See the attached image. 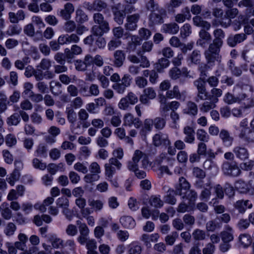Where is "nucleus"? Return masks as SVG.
Wrapping results in <instances>:
<instances>
[{
	"label": "nucleus",
	"instance_id": "f257e3e1",
	"mask_svg": "<svg viewBox=\"0 0 254 254\" xmlns=\"http://www.w3.org/2000/svg\"><path fill=\"white\" fill-rule=\"evenodd\" d=\"M242 92H240L236 96L227 93L224 97V101L226 103L231 104L234 103H238L242 105V108L248 109L254 107V97L249 98L246 93L244 92L245 89H248L250 92L253 91V87L249 84L240 85Z\"/></svg>",
	"mask_w": 254,
	"mask_h": 254
},
{
	"label": "nucleus",
	"instance_id": "f03ea898",
	"mask_svg": "<svg viewBox=\"0 0 254 254\" xmlns=\"http://www.w3.org/2000/svg\"><path fill=\"white\" fill-rule=\"evenodd\" d=\"M141 161L142 168L146 169L149 166L148 157L146 154L139 150L134 151L131 160L127 163V167L129 170H135L138 163Z\"/></svg>",
	"mask_w": 254,
	"mask_h": 254
},
{
	"label": "nucleus",
	"instance_id": "7ed1b4c3",
	"mask_svg": "<svg viewBox=\"0 0 254 254\" xmlns=\"http://www.w3.org/2000/svg\"><path fill=\"white\" fill-rule=\"evenodd\" d=\"M122 167V164L116 158H111L108 162L104 165L105 175L107 179L112 182V178L116 173V170H120Z\"/></svg>",
	"mask_w": 254,
	"mask_h": 254
},
{
	"label": "nucleus",
	"instance_id": "20e7f679",
	"mask_svg": "<svg viewBox=\"0 0 254 254\" xmlns=\"http://www.w3.org/2000/svg\"><path fill=\"white\" fill-rule=\"evenodd\" d=\"M193 84L197 89L196 96L194 98L196 102L198 103L200 101L209 99V95L206 88L205 80L202 79V78H199L194 81Z\"/></svg>",
	"mask_w": 254,
	"mask_h": 254
},
{
	"label": "nucleus",
	"instance_id": "39448f33",
	"mask_svg": "<svg viewBox=\"0 0 254 254\" xmlns=\"http://www.w3.org/2000/svg\"><path fill=\"white\" fill-rule=\"evenodd\" d=\"M194 186L196 189H202L199 195V198L201 200L207 201L209 199L212 189L211 184L210 181L204 183L203 180H199L195 182Z\"/></svg>",
	"mask_w": 254,
	"mask_h": 254
},
{
	"label": "nucleus",
	"instance_id": "423d86ee",
	"mask_svg": "<svg viewBox=\"0 0 254 254\" xmlns=\"http://www.w3.org/2000/svg\"><path fill=\"white\" fill-rule=\"evenodd\" d=\"M166 16V11L163 9L157 11L151 12L148 16V25L150 27L161 25L164 22V18Z\"/></svg>",
	"mask_w": 254,
	"mask_h": 254
},
{
	"label": "nucleus",
	"instance_id": "0eeeda50",
	"mask_svg": "<svg viewBox=\"0 0 254 254\" xmlns=\"http://www.w3.org/2000/svg\"><path fill=\"white\" fill-rule=\"evenodd\" d=\"M132 83V78L128 74H125L121 80L112 85V88L120 94H123L127 88L129 87Z\"/></svg>",
	"mask_w": 254,
	"mask_h": 254
},
{
	"label": "nucleus",
	"instance_id": "6e6552de",
	"mask_svg": "<svg viewBox=\"0 0 254 254\" xmlns=\"http://www.w3.org/2000/svg\"><path fill=\"white\" fill-rule=\"evenodd\" d=\"M222 170L225 175L232 177H238L241 173V169L236 163L228 161L223 162Z\"/></svg>",
	"mask_w": 254,
	"mask_h": 254
},
{
	"label": "nucleus",
	"instance_id": "1a4fd4ad",
	"mask_svg": "<svg viewBox=\"0 0 254 254\" xmlns=\"http://www.w3.org/2000/svg\"><path fill=\"white\" fill-rule=\"evenodd\" d=\"M140 18V14L138 13L128 15L126 19L125 27L127 30L134 31L137 27V23Z\"/></svg>",
	"mask_w": 254,
	"mask_h": 254
},
{
	"label": "nucleus",
	"instance_id": "9d476101",
	"mask_svg": "<svg viewBox=\"0 0 254 254\" xmlns=\"http://www.w3.org/2000/svg\"><path fill=\"white\" fill-rule=\"evenodd\" d=\"M142 125V122L138 118L134 117L130 113L126 114L123 118V126L131 127L133 126L135 128H139Z\"/></svg>",
	"mask_w": 254,
	"mask_h": 254
},
{
	"label": "nucleus",
	"instance_id": "9b49d317",
	"mask_svg": "<svg viewBox=\"0 0 254 254\" xmlns=\"http://www.w3.org/2000/svg\"><path fill=\"white\" fill-rule=\"evenodd\" d=\"M190 71L187 67H183L182 69L177 67H174L171 68L169 72L170 78L173 80H177L181 76L188 77Z\"/></svg>",
	"mask_w": 254,
	"mask_h": 254
},
{
	"label": "nucleus",
	"instance_id": "f8f14e48",
	"mask_svg": "<svg viewBox=\"0 0 254 254\" xmlns=\"http://www.w3.org/2000/svg\"><path fill=\"white\" fill-rule=\"evenodd\" d=\"M79 40V37L75 33L63 34L60 35L58 38V42L62 45L77 43Z\"/></svg>",
	"mask_w": 254,
	"mask_h": 254
},
{
	"label": "nucleus",
	"instance_id": "ddd939ff",
	"mask_svg": "<svg viewBox=\"0 0 254 254\" xmlns=\"http://www.w3.org/2000/svg\"><path fill=\"white\" fill-rule=\"evenodd\" d=\"M153 143L155 146H159L161 144L166 146L171 145V141L169 139L168 135L162 132L156 133L154 135Z\"/></svg>",
	"mask_w": 254,
	"mask_h": 254
},
{
	"label": "nucleus",
	"instance_id": "4468645a",
	"mask_svg": "<svg viewBox=\"0 0 254 254\" xmlns=\"http://www.w3.org/2000/svg\"><path fill=\"white\" fill-rule=\"evenodd\" d=\"M239 136L248 143H254V130L252 128H242Z\"/></svg>",
	"mask_w": 254,
	"mask_h": 254
},
{
	"label": "nucleus",
	"instance_id": "2eb2a0df",
	"mask_svg": "<svg viewBox=\"0 0 254 254\" xmlns=\"http://www.w3.org/2000/svg\"><path fill=\"white\" fill-rule=\"evenodd\" d=\"M204 55L209 65L213 66L215 61L219 63L221 61L222 56L219 54L205 50Z\"/></svg>",
	"mask_w": 254,
	"mask_h": 254
},
{
	"label": "nucleus",
	"instance_id": "dca6fc26",
	"mask_svg": "<svg viewBox=\"0 0 254 254\" xmlns=\"http://www.w3.org/2000/svg\"><path fill=\"white\" fill-rule=\"evenodd\" d=\"M159 235L158 233H154L151 235L143 234L140 237V240L143 243L144 246L150 248L151 247V242H156L159 239Z\"/></svg>",
	"mask_w": 254,
	"mask_h": 254
},
{
	"label": "nucleus",
	"instance_id": "f3484780",
	"mask_svg": "<svg viewBox=\"0 0 254 254\" xmlns=\"http://www.w3.org/2000/svg\"><path fill=\"white\" fill-rule=\"evenodd\" d=\"M191 17L190 9L188 6H186L182 9L181 13H178L175 16V21L177 23H182L186 20H190Z\"/></svg>",
	"mask_w": 254,
	"mask_h": 254
},
{
	"label": "nucleus",
	"instance_id": "a211bd4d",
	"mask_svg": "<svg viewBox=\"0 0 254 254\" xmlns=\"http://www.w3.org/2000/svg\"><path fill=\"white\" fill-rule=\"evenodd\" d=\"M74 11L73 5L70 2H67L64 5V8L61 10L60 15L64 20H69Z\"/></svg>",
	"mask_w": 254,
	"mask_h": 254
},
{
	"label": "nucleus",
	"instance_id": "6ab92c4d",
	"mask_svg": "<svg viewBox=\"0 0 254 254\" xmlns=\"http://www.w3.org/2000/svg\"><path fill=\"white\" fill-rule=\"evenodd\" d=\"M233 152L236 157L241 160H245L249 158V153L248 149L242 146H235L233 149Z\"/></svg>",
	"mask_w": 254,
	"mask_h": 254
},
{
	"label": "nucleus",
	"instance_id": "aec40b11",
	"mask_svg": "<svg viewBox=\"0 0 254 254\" xmlns=\"http://www.w3.org/2000/svg\"><path fill=\"white\" fill-rule=\"evenodd\" d=\"M114 65L120 67L123 64L126 60V54L122 50H117L114 53Z\"/></svg>",
	"mask_w": 254,
	"mask_h": 254
},
{
	"label": "nucleus",
	"instance_id": "412c9836",
	"mask_svg": "<svg viewBox=\"0 0 254 254\" xmlns=\"http://www.w3.org/2000/svg\"><path fill=\"white\" fill-rule=\"evenodd\" d=\"M219 137L221 139L223 144L226 147L231 146L234 141V138L230 135L229 132L226 129L221 130L219 133Z\"/></svg>",
	"mask_w": 254,
	"mask_h": 254
},
{
	"label": "nucleus",
	"instance_id": "4be33fe9",
	"mask_svg": "<svg viewBox=\"0 0 254 254\" xmlns=\"http://www.w3.org/2000/svg\"><path fill=\"white\" fill-rule=\"evenodd\" d=\"M183 133L185 134L184 141L186 143L192 144L195 140V132L194 129L189 126L183 128Z\"/></svg>",
	"mask_w": 254,
	"mask_h": 254
},
{
	"label": "nucleus",
	"instance_id": "5701e85b",
	"mask_svg": "<svg viewBox=\"0 0 254 254\" xmlns=\"http://www.w3.org/2000/svg\"><path fill=\"white\" fill-rule=\"evenodd\" d=\"M190 184L184 177H181L179 180V184L175 187V194L181 195L182 190H186L190 189Z\"/></svg>",
	"mask_w": 254,
	"mask_h": 254
},
{
	"label": "nucleus",
	"instance_id": "b1692460",
	"mask_svg": "<svg viewBox=\"0 0 254 254\" xmlns=\"http://www.w3.org/2000/svg\"><path fill=\"white\" fill-rule=\"evenodd\" d=\"M82 52L80 47L77 45H73L70 49L66 48L64 50L65 57L67 59H72L74 55H78L81 54Z\"/></svg>",
	"mask_w": 254,
	"mask_h": 254
},
{
	"label": "nucleus",
	"instance_id": "393cba45",
	"mask_svg": "<svg viewBox=\"0 0 254 254\" xmlns=\"http://www.w3.org/2000/svg\"><path fill=\"white\" fill-rule=\"evenodd\" d=\"M179 26L176 22L164 24L162 26L163 32L165 33L175 34L179 30Z\"/></svg>",
	"mask_w": 254,
	"mask_h": 254
},
{
	"label": "nucleus",
	"instance_id": "a878e982",
	"mask_svg": "<svg viewBox=\"0 0 254 254\" xmlns=\"http://www.w3.org/2000/svg\"><path fill=\"white\" fill-rule=\"evenodd\" d=\"M216 102L212 100L205 101L199 105V110L203 113H208L216 108Z\"/></svg>",
	"mask_w": 254,
	"mask_h": 254
},
{
	"label": "nucleus",
	"instance_id": "bb28decb",
	"mask_svg": "<svg viewBox=\"0 0 254 254\" xmlns=\"http://www.w3.org/2000/svg\"><path fill=\"white\" fill-rule=\"evenodd\" d=\"M170 61L165 58H161L158 60L154 64V68L159 72H162L163 70L169 66Z\"/></svg>",
	"mask_w": 254,
	"mask_h": 254
},
{
	"label": "nucleus",
	"instance_id": "cd10ccee",
	"mask_svg": "<svg viewBox=\"0 0 254 254\" xmlns=\"http://www.w3.org/2000/svg\"><path fill=\"white\" fill-rule=\"evenodd\" d=\"M62 84L56 80H52L50 82V90L51 92L55 96H58L62 92Z\"/></svg>",
	"mask_w": 254,
	"mask_h": 254
},
{
	"label": "nucleus",
	"instance_id": "c85d7f7f",
	"mask_svg": "<svg viewBox=\"0 0 254 254\" xmlns=\"http://www.w3.org/2000/svg\"><path fill=\"white\" fill-rule=\"evenodd\" d=\"M222 224L218 221L217 218L215 219L208 221L206 224V230L208 232H214L217 229L221 228Z\"/></svg>",
	"mask_w": 254,
	"mask_h": 254
},
{
	"label": "nucleus",
	"instance_id": "c756f323",
	"mask_svg": "<svg viewBox=\"0 0 254 254\" xmlns=\"http://www.w3.org/2000/svg\"><path fill=\"white\" fill-rule=\"evenodd\" d=\"M149 203L151 206L156 208L162 207L164 204V202L159 195H151L149 198Z\"/></svg>",
	"mask_w": 254,
	"mask_h": 254
},
{
	"label": "nucleus",
	"instance_id": "7c9ffc66",
	"mask_svg": "<svg viewBox=\"0 0 254 254\" xmlns=\"http://www.w3.org/2000/svg\"><path fill=\"white\" fill-rule=\"evenodd\" d=\"M75 21L78 23L82 24L88 20V15L80 8H78L75 11Z\"/></svg>",
	"mask_w": 254,
	"mask_h": 254
},
{
	"label": "nucleus",
	"instance_id": "2f4dec72",
	"mask_svg": "<svg viewBox=\"0 0 254 254\" xmlns=\"http://www.w3.org/2000/svg\"><path fill=\"white\" fill-rule=\"evenodd\" d=\"M24 75L27 77L29 78L34 76L35 80L38 81V78L39 77V69L36 68L34 69L32 66L28 65L26 66L25 68Z\"/></svg>",
	"mask_w": 254,
	"mask_h": 254
},
{
	"label": "nucleus",
	"instance_id": "473e14b6",
	"mask_svg": "<svg viewBox=\"0 0 254 254\" xmlns=\"http://www.w3.org/2000/svg\"><path fill=\"white\" fill-rule=\"evenodd\" d=\"M1 215L4 219L9 220L12 216V213L7 202L1 204Z\"/></svg>",
	"mask_w": 254,
	"mask_h": 254
},
{
	"label": "nucleus",
	"instance_id": "72a5a7b5",
	"mask_svg": "<svg viewBox=\"0 0 254 254\" xmlns=\"http://www.w3.org/2000/svg\"><path fill=\"white\" fill-rule=\"evenodd\" d=\"M88 202L89 205L95 211H100L103 208L104 202L102 200L90 198Z\"/></svg>",
	"mask_w": 254,
	"mask_h": 254
},
{
	"label": "nucleus",
	"instance_id": "f704fd0d",
	"mask_svg": "<svg viewBox=\"0 0 254 254\" xmlns=\"http://www.w3.org/2000/svg\"><path fill=\"white\" fill-rule=\"evenodd\" d=\"M142 40L137 35H131L130 41L128 43V47L129 50L134 51L137 46H140Z\"/></svg>",
	"mask_w": 254,
	"mask_h": 254
},
{
	"label": "nucleus",
	"instance_id": "c9c22d12",
	"mask_svg": "<svg viewBox=\"0 0 254 254\" xmlns=\"http://www.w3.org/2000/svg\"><path fill=\"white\" fill-rule=\"evenodd\" d=\"M192 237L195 241H200L204 240L207 237V235L204 230L197 228L193 231Z\"/></svg>",
	"mask_w": 254,
	"mask_h": 254
},
{
	"label": "nucleus",
	"instance_id": "e433bc0d",
	"mask_svg": "<svg viewBox=\"0 0 254 254\" xmlns=\"http://www.w3.org/2000/svg\"><path fill=\"white\" fill-rule=\"evenodd\" d=\"M120 222L122 225L126 228H133L135 225V221L130 216H123L120 218Z\"/></svg>",
	"mask_w": 254,
	"mask_h": 254
},
{
	"label": "nucleus",
	"instance_id": "4c0bfd02",
	"mask_svg": "<svg viewBox=\"0 0 254 254\" xmlns=\"http://www.w3.org/2000/svg\"><path fill=\"white\" fill-rule=\"evenodd\" d=\"M166 97L169 99H173L175 98L177 99H181L182 95L180 92L178 86L175 85L173 87L172 90H168L166 92Z\"/></svg>",
	"mask_w": 254,
	"mask_h": 254
},
{
	"label": "nucleus",
	"instance_id": "58836bf2",
	"mask_svg": "<svg viewBox=\"0 0 254 254\" xmlns=\"http://www.w3.org/2000/svg\"><path fill=\"white\" fill-rule=\"evenodd\" d=\"M235 188L242 193H246L249 191V186L243 180L237 181L235 184Z\"/></svg>",
	"mask_w": 254,
	"mask_h": 254
},
{
	"label": "nucleus",
	"instance_id": "ea45409f",
	"mask_svg": "<svg viewBox=\"0 0 254 254\" xmlns=\"http://www.w3.org/2000/svg\"><path fill=\"white\" fill-rule=\"evenodd\" d=\"M187 113L190 115L195 116L198 113V108L197 105L192 101H189L187 104Z\"/></svg>",
	"mask_w": 254,
	"mask_h": 254
},
{
	"label": "nucleus",
	"instance_id": "a19ab883",
	"mask_svg": "<svg viewBox=\"0 0 254 254\" xmlns=\"http://www.w3.org/2000/svg\"><path fill=\"white\" fill-rule=\"evenodd\" d=\"M21 119L19 114L14 113L6 119V123L9 126H17L20 122Z\"/></svg>",
	"mask_w": 254,
	"mask_h": 254
},
{
	"label": "nucleus",
	"instance_id": "79ce46f5",
	"mask_svg": "<svg viewBox=\"0 0 254 254\" xmlns=\"http://www.w3.org/2000/svg\"><path fill=\"white\" fill-rule=\"evenodd\" d=\"M214 39L213 41L223 44L225 33L221 29H216L213 31Z\"/></svg>",
	"mask_w": 254,
	"mask_h": 254
},
{
	"label": "nucleus",
	"instance_id": "37998d69",
	"mask_svg": "<svg viewBox=\"0 0 254 254\" xmlns=\"http://www.w3.org/2000/svg\"><path fill=\"white\" fill-rule=\"evenodd\" d=\"M153 125V120L151 119H146L144 121L142 128L140 133L145 135L147 132L151 130Z\"/></svg>",
	"mask_w": 254,
	"mask_h": 254
},
{
	"label": "nucleus",
	"instance_id": "c03bdc74",
	"mask_svg": "<svg viewBox=\"0 0 254 254\" xmlns=\"http://www.w3.org/2000/svg\"><path fill=\"white\" fill-rule=\"evenodd\" d=\"M76 28V24L73 20H67L64 23V30L67 33H71L73 32Z\"/></svg>",
	"mask_w": 254,
	"mask_h": 254
},
{
	"label": "nucleus",
	"instance_id": "a18cd8bd",
	"mask_svg": "<svg viewBox=\"0 0 254 254\" xmlns=\"http://www.w3.org/2000/svg\"><path fill=\"white\" fill-rule=\"evenodd\" d=\"M209 100H212L216 103L218 101V98L222 95V90L221 89L213 87L210 91Z\"/></svg>",
	"mask_w": 254,
	"mask_h": 254
},
{
	"label": "nucleus",
	"instance_id": "49530a36",
	"mask_svg": "<svg viewBox=\"0 0 254 254\" xmlns=\"http://www.w3.org/2000/svg\"><path fill=\"white\" fill-rule=\"evenodd\" d=\"M99 179V175L90 173L85 175L83 180L86 183L93 184L94 182L98 181Z\"/></svg>",
	"mask_w": 254,
	"mask_h": 254
},
{
	"label": "nucleus",
	"instance_id": "de8ad7c7",
	"mask_svg": "<svg viewBox=\"0 0 254 254\" xmlns=\"http://www.w3.org/2000/svg\"><path fill=\"white\" fill-rule=\"evenodd\" d=\"M16 230V226L12 222H8L4 228L3 232L6 236L10 237L12 236Z\"/></svg>",
	"mask_w": 254,
	"mask_h": 254
},
{
	"label": "nucleus",
	"instance_id": "09e8293b",
	"mask_svg": "<svg viewBox=\"0 0 254 254\" xmlns=\"http://www.w3.org/2000/svg\"><path fill=\"white\" fill-rule=\"evenodd\" d=\"M192 174L193 176L202 180L206 176L205 172L198 167H193L192 168Z\"/></svg>",
	"mask_w": 254,
	"mask_h": 254
},
{
	"label": "nucleus",
	"instance_id": "8fccbe9b",
	"mask_svg": "<svg viewBox=\"0 0 254 254\" xmlns=\"http://www.w3.org/2000/svg\"><path fill=\"white\" fill-rule=\"evenodd\" d=\"M196 137L200 142H208L209 136L208 133L203 129H198L196 131Z\"/></svg>",
	"mask_w": 254,
	"mask_h": 254
},
{
	"label": "nucleus",
	"instance_id": "3c124183",
	"mask_svg": "<svg viewBox=\"0 0 254 254\" xmlns=\"http://www.w3.org/2000/svg\"><path fill=\"white\" fill-rule=\"evenodd\" d=\"M114 19L115 21L119 25H121L124 22L125 17V13L123 10H117L114 12Z\"/></svg>",
	"mask_w": 254,
	"mask_h": 254
},
{
	"label": "nucleus",
	"instance_id": "603ef678",
	"mask_svg": "<svg viewBox=\"0 0 254 254\" xmlns=\"http://www.w3.org/2000/svg\"><path fill=\"white\" fill-rule=\"evenodd\" d=\"M191 63L194 64H198L200 63L201 55L199 51L194 50L189 57Z\"/></svg>",
	"mask_w": 254,
	"mask_h": 254
},
{
	"label": "nucleus",
	"instance_id": "864d4df0",
	"mask_svg": "<svg viewBox=\"0 0 254 254\" xmlns=\"http://www.w3.org/2000/svg\"><path fill=\"white\" fill-rule=\"evenodd\" d=\"M141 246L136 243H132L129 245L128 251L129 254H141Z\"/></svg>",
	"mask_w": 254,
	"mask_h": 254
},
{
	"label": "nucleus",
	"instance_id": "5fc2aeb1",
	"mask_svg": "<svg viewBox=\"0 0 254 254\" xmlns=\"http://www.w3.org/2000/svg\"><path fill=\"white\" fill-rule=\"evenodd\" d=\"M15 168L11 173L10 177L15 180H18L20 176V169L22 166V164L20 161H15Z\"/></svg>",
	"mask_w": 254,
	"mask_h": 254
},
{
	"label": "nucleus",
	"instance_id": "6e6d98bb",
	"mask_svg": "<svg viewBox=\"0 0 254 254\" xmlns=\"http://www.w3.org/2000/svg\"><path fill=\"white\" fill-rule=\"evenodd\" d=\"M191 33V28L190 24L188 23L185 24L180 29V34L183 38H186L188 37Z\"/></svg>",
	"mask_w": 254,
	"mask_h": 254
},
{
	"label": "nucleus",
	"instance_id": "4d7b16f0",
	"mask_svg": "<svg viewBox=\"0 0 254 254\" xmlns=\"http://www.w3.org/2000/svg\"><path fill=\"white\" fill-rule=\"evenodd\" d=\"M153 125L157 129H162L166 125L165 119L161 117H156L153 120Z\"/></svg>",
	"mask_w": 254,
	"mask_h": 254
},
{
	"label": "nucleus",
	"instance_id": "13d9d810",
	"mask_svg": "<svg viewBox=\"0 0 254 254\" xmlns=\"http://www.w3.org/2000/svg\"><path fill=\"white\" fill-rule=\"evenodd\" d=\"M39 77L38 78V81L42 80L44 78L51 79L54 77V73L49 70H46V71L43 72V70L39 69Z\"/></svg>",
	"mask_w": 254,
	"mask_h": 254
},
{
	"label": "nucleus",
	"instance_id": "bf43d9fd",
	"mask_svg": "<svg viewBox=\"0 0 254 254\" xmlns=\"http://www.w3.org/2000/svg\"><path fill=\"white\" fill-rule=\"evenodd\" d=\"M167 193V194L165 196V201L172 205L175 204L177 201L176 199L174 196V194H175V190H169Z\"/></svg>",
	"mask_w": 254,
	"mask_h": 254
},
{
	"label": "nucleus",
	"instance_id": "052dcab7",
	"mask_svg": "<svg viewBox=\"0 0 254 254\" xmlns=\"http://www.w3.org/2000/svg\"><path fill=\"white\" fill-rule=\"evenodd\" d=\"M248 200L244 201L243 200H240L237 201L235 204V207L237 209L238 211L241 213H243L246 211L247 208V203Z\"/></svg>",
	"mask_w": 254,
	"mask_h": 254
},
{
	"label": "nucleus",
	"instance_id": "680f3d73",
	"mask_svg": "<svg viewBox=\"0 0 254 254\" xmlns=\"http://www.w3.org/2000/svg\"><path fill=\"white\" fill-rule=\"evenodd\" d=\"M138 36L142 40H146L149 38L151 35V32L150 30L142 27L138 30Z\"/></svg>",
	"mask_w": 254,
	"mask_h": 254
},
{
	"label": "nucleus",
	"instance_id": "e2e57ef3",
	"mask_svg": "<svg viewBox=\"0 0 254 254\" xmlns=\"http://www.w3.org/2000/svg\"><path fill=\"white\" fill-rule=\"evenodd\" d=\"M21 31V28L17 25H11L8 27L6 33L8 36L18 35Z\"/></svg>",
	"mask_w": 254,
	"mask_h": 254
},
{
	"label": "nucleus",
	"instance_id": "0e129e2a",
	"mask_svg": "<svg viewBox=\"0 0 254 254\" xmlns=\"http://www.w3.org/2000/svg\"><path fill=\"white\" fill-rule=\"evenodd\" d=\"M254 52L251 49H245L242 53V57L246 62L250 63L253 60Z\"/></svg>",
	"mask_w": 254,
	"mask_h": 254
},
{
	"label": "nucleus",
	"instance_id": "69168bd1",
	"mask_svg": "<svg viewBox=\"0 0 254 254\" xmlns=\"http://www.w3.org/2000/svg\"><path fill=\"white\" fill-rule=\"evenodd\" d=\"M51 66V62L49 59H43L39 64L37 66V68L42 70H49Z\"/></svg>",
	"mask_w": 254,
	"mask_h": 254
},
{
	"label": "nucleus",
	"instance_id": "338daca9",
	"mask_svg": "<svg viewBox=\"0 0 254 254\" xmlns=\"http://www.w3.org/2000/svg\"><path fill=\"white\" fill-rule=\"evenodd\" d=\"M178 237V233L176 231H174L165 238V241L167 245L172 246L175 243Z\"/></svg>",
	"mask_w": 254,
	"mask_h": 254
},
{
	"label": "nucleus",
	"instance_id": "774afa93",
	"mask_svg": "<svg viewBox=\"0 0 254 254\" xmlns=\"http://www.w3.org/2000/svg\"><path fill=\"white\" fill-rule=\"evenodd\" d=\"M28 57H24L22 60H17L14 62L15 67L19 70H23L25 68V65L29 63Z\"/></svg>",
	"mask_w": 254,
	"mask_h": 254
}]
</instances>
